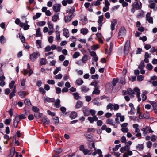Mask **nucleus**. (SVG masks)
Returning <instances> with one entry per match:
<instances>
[{"instance_id":"1","label":"nucleus","mask_w":157,"mask_h":157,"mask_svg":"<svg viewBox=\"0 0 157 157\" xmlns=\"http://www.w3.org/2000/svg\"><path fill=\"white\" fill-rule=\"evenodd\" d=\"M126 92L127 94L131 95V97L132 98L134 97L132 95L134 94L135 92H136L138 98V101H139L141 100V98L140 96V90L137 87H135L133 90L131 88H128Z\"/></svg>"},{"instance_id":"2","label":"nucleus","mask_w":157,"mask_h":157,"mask_svg":"<svg viewBox=\"0 0 157 157\" xmlns=\"http://www.w3.org/2000/svg\"><path fill=\"white\" fill-rule=\"evenodd\" d=\"M130 46V42L127 40L126 42L124 48V53L125 55H127L129 52V48Z\"/></svg>"},{"instance_id":"3","label":"nucleus","mask_w":157,"mask_h":157,"mask_svg":"<svg viewBox=\"0 0 157 157\" xmlns=\"http://www.w3.org/2000/svg\"><path fill=\"white\" fill-rule=\"evenodd\" d=\"M40 56V54L38 52H34L30 55V59L32 61L34 62L36 59Z\"/></svg>"},{"instance_id":"4","label":"nucleus","mask_w":157,"mask_h":157,"mask_svg":"<svg viewBox=\"0 0 157 157\" xmlns=\"http://www.w3.org/2000/svg\"><path fill=\"white\" fill-rule=\"evenodd\" d=\"M141 130L143 132V134H146L150 133H152L153 131L151 130V128L148 126H145V127L143 128Z\"/></svg>"},{"instance_id":"5","label":"nucleus","mask_w":157,"mask_h":157,"mask_svg":"<svg viewBox=\"0 0 157 157\" xmlns=\"http://www.w3.org/2000/svg\"><path fill=\"white\" fill-rule=\"evenodd\" d=\"M132 6L136 10L140 9L142 7V3L140 1H136L132 4Z\"/></svg>"},{"instance_id":"6","label":"nucleus","mask_w":157,"mask_h":157,"mask_svg":"<svg viewBox=\"0 0 157 157\" xmlns=\"http://www.w3.org/2000/svg\"><path fill=\"white\" fill-rule=\"evenodd\" d=\"M126 33V30L125 28L123 27H121L119 30V36L121 37H122L124 36Z\"/></svg>"},{"instance_id":"7","label":"nucleus","mask_w":157,"mask_h":157,"mask_svg":"<svg viewBox=\"0 0 157 157\" xmlns=\"http://www.w3.org/2000/svg\"><path fill=\"white\" fill-rule=\"evenodd\" d=\"M41 121L44 125H48L49 124L50 121L46 117L44 116L42 117Z\"/></svg>"},{"instance_id":"8","label":"nucleus","mask_w":157,"mask_h":157,"mask_svg":"<svg viewBox=\"0 0 157 157\" xmlns=\"http://www.w3.org/2000/svg\"><path fill=\"white\" fill-rule=\"evenodd\" d=\"M61 5L59 4H55L53 5V9L54 11L57 12L60 10Z\"/></svg>"},{"instance_id":"9","label":"nucleus","mask_w":157,"mask_h":157,"mask_svg":"<svg viewBox=\"0 0 157 157\" xmlns=\"http://www.w3.org/2000/svg\"><path fill=\"white\" fill-rule=\"evenodd\" d=\"M75 14H72L68 16H66L64 17L65 21L66 22H69L71 19L74 17Z\"/></svg>"},{"instance_id":"10","label":"nucleus","mask_w":157,"mask_h":157,"mask_svg":"<svg viewBox=\"0 0 157 157\" xmlns=\"http://www.w3.org/2000/svg\"><path fill=\"white\" fill-rule=\"evenodd\" d=\"M117 21L116 19H114L111 21V29L112 31H113L115 27L117 24Z\"/></svg>"},{"instance_id":"11","label":"nucleus","mask_w":157,"mask_h":157,"mask_svg":"<svg viewBox=\"0 0 157 157\" xmlns=\"http://www.w3.org/2000/svg\"><path fill=\"white\" fill-rule=\"evenodd\" d=\"M149 3L150 4L149 7L151 9H153L155 10H157V6H155V3L153 2L152 1H149Z\"/></svg>"},{"instance_id":"12","label":"nucleus","mask_w":157,"mask_h":157,"mask_svg":"<svg viewBox=\"0 0 157 157\" xmlns=\"http://www.w3.org/2000/svg\"><path fill=\"white\" fill-rule=\"evenodd\" d=\"M146 20L150 23H153V18L150 17V14L148 13L146 15Z\"/></svg>"},{"instance_id":"13","label":"nucleus","mask_w":157,"mask_h":157,"mask_svg":"<svg viewBox=\"0 0 157 157\" xmlns=\"http://www.w3.org/2000/svg\"><path fill=\"white\" fill-rule=\"evenodd\" d=\"M83 111L85 116H88L90 115V110L89 109L86 107L83 108Z\"/></svg>"},{"instance_id":"14","label":"nucleus","mask_w":157,"mask_h":157,"mask_svg":"<svg viewBox=\"0 0 157 157\" xmlns=\"http://www.w3.org/2000/svg\"><path fill=\"white\" fill-rule=\"evenodd\" d=\"M19 118H18V117L17 116L14 119L13 121V126L15 128L17 127L18 123L20 121Z\"/></svg>"},{"instance_id":"15","label":"nucleus","mask_w":157,"mask_h":157,"mask_svg":"<svg viewBox=\"0 0 157 157\" xmlns=\"http://www.w3.org/2000/svg\"><path fill=\"white\" fill-rule=\"evenodd\" d=\"M44 102L45 103L47 102H52L55 101V99L54 98H51L49 97L44 98Z\"/></svg>"},{"instance_id":"16","label":"nucleus","mask_w":157,"mask_h":157,"mask_svg":"<svg viewBox=\"0 0 157 157\" xmlns=\"http://www.w3.org/2000/svg\"><path fill=\"white\" fill-rule=\"evenodd\" d=\"M106 123L107 124L114 126L115 125V123L114 120L112 119H108L106 121Z\"/></svg>"},{"instance_id":"17","label":"nucleus","mask_w":157,"mask_h":157,"mask_svg":"<svg viewBox=\"0 0 157 157\" xmlns=\"http://www.w3.org/2000/svg\"><path fill=\"white\" fill-rule=\"evenodd\" d=\"M63 34L67 38L69 37V32L68 29H64L63 30Z\"/></svg>"},{"instance_id":"18","label":"nucleus","mask_w":157,"mask_h":157,"mask_svg":"<svg viewBox=\"0 0 157 157\" xmlns=\"http://www.w3.org/2000/svg\"><path fill=\"white\" fill-rule=\"evenodd\" d=\"M103 18L104 17L103 15L100 16L98 17V22L99 24V25L100 26H102V22L103 21Z\"/></svg>"},{"instance_id":"19","label":"nucleus","mask_w":157,"mask_h":157,"mask_svg":"<svg viewBox=\"0 0 157 157\" xmlns=\"http://www.w3.org/2000/svg\"><path fill=\"white\" fill-rule=\"evenodd\" d=\"M78 85H81L83 83V81L81 78H78L75 82Z\"/></svg>"},{"instance_id":"20","label":"nucleus","mask_w":157,"mask_h":157,"mask_svg":"<svg viewBox=\"0 0 157 157\" xmlns=\"http://www.w3.org/2000/svg\"><path fill=\"white\" fill-rule=\"evenodd\" d=\"M42 113L38 112H36L34 114L35 117L37 119L40 118L42 116Z\"/></svg>"},{"instance_id":"21","label":"nucleus","mask_w":157,"mask_h":157,"mask_svg":"<svg viewBox=\"0 0 157 157\" xmlns=\"http://www.w3.org/2000/svg\"><path fill=\"white\" fill-rule=\"evenodd\" d=\"M77 114L76 112L74 111L71 113L70 117L72 119H74L77 116Z\"/></svg>"},{"instance_id":"22","label":"nucleus","mask_w":157,"mask_h":157,"mask_svg":"<svg viewBox=\"0 0 157 157\" xmlns=\"http://www.w3.org/2000/svg\"><path fill=\"white\" fill-rule=\"evenodd\" d=\"M83 105L82 102L80 101H78L76 105L75 106V108H79L82 107Z\"/></svg>"},{"instance_id":"23","label":"nucleus","mask_w":157,"mask_h":157,"mask_svg":"<svg viewBox=\"0 0 157 157\" xmlns=\"http://www.w3.org/2000/svg\"><path fill=\"white\" fill-rule=\"evenodd\" d=\"M83 152L85 155H89L91 154L92 151L91 150H88L87 149H85V150L83 151Z\"/></svg>"},{"instance_id":"24","label":"nucleus","mask_w":157,"mask_h":157,"mask_svg":"<svg viewBox=\"0 0 157 157\" xmlns=\"http://www.w3.org/2000/svg\"><path fill=\"white\" fill-rule=\"evenodd\" d=\"M18 94L22 98H24L26 95V92L21 91L19 92Z\"/></svg>"},{"instance_id":"25","label":"nucleus","mask_w":157,"mask_h":157,"mask_svg":"<svg viewBox=\"0 0 157 157\" xmlns=\"http://www.w3.org/2000/svg\"><path fill=\"white\" fill-rule=\"evenodd\" d=\"M60 101L59 99L56 100L54 103V106L56 108H59L60 106Z\"/></svg>"},{"instance_id":"26","label":"nucleus","mask_w":157,"mask_h":157,"mask_svg":"<svg viewBox=\"0 0 157 157\" xmlns=\"http://www.w3.org/2000/svg\"><path fill=\"white\" fill-rule=\"evenodd\" d=\"M88 59V56L86 55H84L82 58V61L84 63H86V61Z\"/></svg>"},{"instance_id":"27","label":"nucleus","mask_w":157,"mask_h":157,"mask_svg":"<svg viewBox=\"0 0 157 157\" xmlns=\"http://www.w3.org/2000/svg\"><path fill=\"white\" fill-rule=\"evenodd\" d=\"M59 17L58 14H55L53 15L52 17V20L55 22L57 21V20L59 19Z\"/></svg>"},{"instance_id":"28","label":"nucleus","mask_w":157,"mask_h":157,"mask_svg":"<svg viewBox=\"0 0 157 157\" xmlns=\"http://www.w3.org/2000/svg\"><path fill=\"white\" fill-rule=\"evenodd\" d=\"M40 31V28H37L36 32V37L40 36L41 35V34Z\"/></svg>"},{"instance_id":"29","label":"nucleus","mask_w":157,"mask_h":157,"mask_svg":"<svg viewBox=\"0 0 157 157\" xmlns=\"http://www.w3.org/2000/svg\"><path fill=\"white\" fill-rule=\"evenodd\" d=\"M46 64V60L45 59L42 58L40 59V64L41 65H45Z\"/></svg>"},{"instance_id":"30","label":"nucleus","mask_w":157,"mask_h":157,"mask_svg":"<svg viewBox=\"0 0 157 157\" xmlns=\"http://www.w3.org/2000/svg\"><path fill=\"white\" fill-rule=\"evenodd\" d=\"M81 89L82 91L85 92H87L89 90L88 88L84 86H82Z\"/></svg>"},{"instance_id":"31","label":"nucleus","mask_w":157,"mask_h":157,"mask_svg":"<svg viewBox=\"0 0 157 157\" xmlns=\"http://www.w3.org/2000/svg\"><path fill=\"white\" fill-rule=\"evenodd\" d=\"M73 94L76 100L81 98V97L79 96V94L77 92L73 93Z\"/></svg>"},{"instance_id":"32","label":"nucleus","mask_w":157,"mask_h":157,"mask_svg":"<svg viewBox=\"0 0 157 157\" xmlns=\"http://www.w3.org/2000/svg\"><path fill=\"white\" fill-rule=\"evenodd\" d=\"M84 136L86 138L90 139H91L93 137L92 134H88L87 133H85L84 134Z\"/></svg>"},{"instance_id":"33","label":"nucleus","mask_w":157,"mask_h":157,"mask_svg":"<svg viewBox=\"0 0 157 157\" xmlns=\"http://www.w3.org/2000/svg\"><path fill=\"white\" fill-rule=\"evenodd\" d=\"M119 2L122 4L123 7H125L128 5V3L124 1V0H119Z\"/></svg>"},{"instance_id":"34","label":"nucleus","mask_w":157,"mask_h":157,"mask_svg":"<svg viewBox=\"0 0 157 157\" xmlns=\"http://www.w3.org/2000/svg\"><path fill=\"white\" fill-rule=\"evenodd\" d=\"M88 32L87 29H86L83 28L81 30V33L83 35H86Z\"/></svg>"},{"instance_id":"35","label":"nucleus","mask_w":157,"mask_h":157,"mask_svg":"<svg viewBox=\"0 0 157 157\" xmlns=\"http://www.w3.org/2000/svg\"><path fill=\"white\" fill-rule=\"evenodd\" d=\"M41 13H37L33 17V19H36L39 18L41 16Z\"/></svg>"},{"instance_id":"36","label":"nucleus","mask_w":157,"mask_h":157,"mask_svg":"<svg viewBox=\"0 0 157 157\" xmlns=\"http://www.w3.org/2000/svg\"><path fill=\"white\" fill-rule=\"evenodd\" d=\"M24 103L25 105L28 106H29L31 105V104L29 100L28 99H25L24 101Z\"/></svg>"},{"instance_id":"37","label":"nucleus","mask_w":157,"mask_h":157,"mask_svg":"<svg viewBox=\"0 0 157 157\" xmlns=\"http://www.w3.org/2000/svg\"><path fill=\"white\" fill-rule=\"evenodd\" d=\"M0 42L2 44L6 42V39L3 35L1 36L0 37Z\"/></svg>"},{"instance_id":"38","label":"nucleus","mask_w":157,"mask_h":157,"mask_svg":"<svg viewBox=\"0 0 157 157\" xmlns=\"http://www.w3.org/2000/svg\"><path fill=\"white\" fill-rule=\"evenodd\" d=\"M144 67L145 65L144 62V61H142L139 65V69H142Z\"/></svg>"},{"instance_id":"39","label":"nucleus","mask_w":157,"mask_h":157,"mask_svg":"<svg viewBox=\"0 0 157 157\" xmlns=\"http://www.w3.org/2000/svg\"><path fill=\"white\" fill-rule=\"evenodd\" d=\"M102 1V0H97L96 2H94L93 3L92 5H94L95 6L99 5L101 4V1Z\"/></svg>"},{"instance_id":"40","label":"nucleus","mask_w":157,"mask_h":157,"mask_svg":"<svg viewBox=\"0 0 157 157\" xmlns=\"http://www.w3.org/2000/svg\"><path fill=\"white\" fill-rule=\"evenodd\" d=\"M100 93V91L98 89L96 88L93 92V94L98 95Z\"/></svg>"},{"instance_id":"41","label":"nucleus","mask_w":157,"mask_h":157,"mask_svg":"<svg viewBox=\"0 0 157 157\" xmlns=\"http://www.w3.org/2000/svg\"><path fill=\"white\" fill-rule=\"evenodd\" d=\"M153 67L151 64H148L146 66V68L149 70H151L153 68Z\"/></svg>"},{"instance_id":"42","label":"nucleus","mask_w":157,"mask_h":157,"mask_svg":"<svg viewBox=\"0 0 157 157\" xmlns=\"http://www.w3.org/2000/svg\"><path fill=\"white\" fill-rule=\"evenodd\" d=\"M119 108V106L118 105L116 104L114 105H113L111 110L114 109L115 110H117Z\"/></svg>"},{"instance_id":"43","label":"nucleus","mask_w":157,"mask_h":157,"mask_svg":"<svg viewBox=\"0 0 157 157\" xmlns=\"http://www.w3.org/2000/svg\"><path fill=\"white\" fill-rule=\"evenodd\" d=\"M144 77L142 75L138 76L137 77V79L139 81H141L144 79Z\"/></svg>"},{"instance_id":"44","label":"nucleus","mask_w":157,"mask_h":157,"mask_svg":"<svg viewBox=\"0 0 157 157\" xmlns=\"http://www.w3.org/2000/svg\"><path fill=\"white\" fill-rule=\"evenodd\" d=\"M80 56V53L78 52H75L73 55V57L74 58H76Z\"/></svg>"},{"instance_id":"45","label":"nucleus","mask_w":157,"mask_h":157,"mask_svg":"<svg viewBox=\"0 0 157 157\" xmlns=\"http://www.w3.org/2000/svg\"><path fill=\"white\" fill-rule=\"evenodd\" d=\"M118 79L117 78H114L112 81V84L113 86H115L116 84L118 82Z\"/></svg>"},{"instance_id":"46","label":"nucleus","mask_w":157,"mask_h":157,"mask_svg":"<svg viewBox=\"0 0 157 157\" xmlns=\"http://www.w3.org/2000/svg\"><path fill=\"white\" fill-rule=\"evenodd\" d=\"M143 146L142 144H138L136 147V148L139 150L143 149Z\"/></svg>"},{"instance_id":"47","label":"nucleus","mask_w":157,"mask_h":157,"mask_svg":"<svg viewBox=\"0 0 157 157\" xmlns=\"http://www.w3.org/2000/svg\"><path fill=\"white\" fill-rule=\"evenodd\" d=\"M61 67H60L56 68L53 72L54 74L56 75L61 70Z\"/></svg>"},{"instance_id":"48","label":"nucleus","mask_w":157,"mask_h":157,"mask_svg":"<svg viewBox=\"0 0 157 157\" xmlns=\"http://www.w3.org/2000/svg\"><path fill=\"white\" fill-rule=\"evenodd\" d=\"M11 119H6L4 122L5 124L6 125H9L11 121Z\"/></svg>"},{"instance_id":"49","label":"nucleus","mask_w":157,"mask_h":157,"mask_svg":"<svg viewBox=\"0 0 157 157\" xmlns=\"http://www.w3.org/2000/svg\"><path fill=\"white\" fill-rule=\"evenodd\" d=\"M19 37L21 42L23 43H25V40L24 37L23 35H19Z\"/></svg>"},{"instance_id":"50","label":"nucleus","mask_w":157,"mask_h":157,"mask_svg":"<svg viewBox=\"0 0 157 157\" xmlns=\"http://www.w3.org/2000/svg\"><path fill=\"white\" fill-rule=\"evenodd\" d=\"M48 24L49 29H53V25L50 22H48Z\"/></svg>"},{"instance_id":"51","label":"nucleus","mask_w":157,"mask_h":157,"mask_svg":"<svg viewBox=\"0 0 157 157\" xmlns=\"http://www.w3.org/2000/svg\"><path fill=\"white\" fill-rule=\"evenodd\" d=\"M146 94L147 93L145 92H144L143 93V94H142V100L144 101L145 100H146V99H147V96L146 95Z\"/></svg>"},{"instance_id":"52","label":"nucleus","mask_w":157,"mask_h":157,"mask_svg":"<svg viewBox=\"0 0 157 157\" xmlns=\"http://www.w3.org/2000/svg\"><path fill=\"white\" fill-rule=\"evenodd\" d=\"M62 76H63V75H62V74H59L56 75V76H55V78L56 79H60L62 78Z\"/></svg>"},{"instance_id":"53","label":"nucleus","mask_w":157,"mask_h":157,"mask_svg":"<svg viewBox=\"0 0 157 157\" xmlns=\"http://www.w3.org/2000/svg\"><path fill=\"white\" fill-rule=\"evenodd\" d=\"M15 152V149L14 148H12L10 151V155H11V157H13L14 155Z\"/></svg>"},{"instance_id":"54","label":"nucleus","mask_w":157,"mask_h":157,"mask_svg":"<svg viewBox=\"0 0 157 157\" xmlns=\"http://www.w3.org/2000/svg\"><path fill=\"white\" fill-rule=\"evenodd\" d=\"M53 121L55 124H58L59 122V119L57 117H55L53 118Z\"/></svg>"},{"instance_id":"55","label":"nucleus","mask_w":157,"mask_h":157,"mask_svg":"<svg viewBox=\"0 0 157 157\" xmlns=\"http://www.w3.org/2000/svg\"><path fill=\"white\" fill-rule=\"evenodd\" d=\"M15 82L13 81H11V82L9 84V86L10 89H12L15 84Z\"/></svg>"},{"instance_id":"56","label":"nucleus","mask_w":157,"mask_h":157,"mask_svg":"<svg viewBox=\"0 0 157 157\" xmlns=\"http://www.w3.org/2000/svg\"><path fill=\"white\" fill-rule=\"evenodd\" d=\"M121 130L123 132H127L128 131L129 129L127 127L122 128Z\"/></svg>"},{"instance_id":"57","label":"nucleus","mask_w":157,"mask_h":157,"mask_svg":"<svg viewBox=\"0 0 157 157\" xmlns=\"http://www.w3.org/2000/svg\"><path fill=\"white\" fill-rule=\"evenodd\" d=\"M56 34L57 39L59 40L60 39V34L59 32L58 31H56Z\"/></svg>"},{"instance_id":"58","label":"nucleus","mask_w":157,"mask_h":157,"mask_svg":"<svg viewBox=\"0 0 157 157\" xmlns=\"http://www.w3.org/2000/svg\"><path fill=\"white\" fill-rule=\"evenodd\" d=\"M47 113L49 115L52 116H54L55 115V113L52 112L49 110L47 111Z\"/></svg>"},{"instance_id":"59","label":"nucleus","mask_w":157,"mask_h":157,"mask_svg":"<svg viewBox=\"0 0 157 157\" xmlns=\"http://www.w3.org/2000/svg\"><path fill=\"white\" fill-rule=\"evenodd\" d=\"M32 109L33 111L36 112H38L39 110V109L38 108L35 106H33L32 108Z\"/></svg>"},{"instance_id":"60","label":"nucleus","mask_w":157,"mask_h":157,"mask_svg":"<svg viewBox=\"0 0 157 157\" xmlns=\"http://www.w3.org/2000/svg\"><path fill=\"white\" fill-rule=\"evenodd\" d=\"M45 23L46 22L45 21H40L38 23V25L40 26H42L44 25Z\"/></svg>"},{"instance_id":"61","label":"nucleus","mask_w":157,"mask_h":157,"mask_svg":"<svg viewBox=\"0 0 157 157\" xmlns=\"http://www.w3.org/2000/svg\"><path fill=\"white\" fill-rule=\"evenodd\" d=\"M99 77V75L98 74L92 75L91 78L93 79H98Z\"/></svg>"},{"instance_id":"62","label":"nucleus","mask_w":157,"mask_h":157,"mask_svg":"<svg viewBox=\"0 0 157 157\" xmlns=\"http://www.w3.org/2000/svg\"><path fill=\"white\" fill-rule=\"evenodd\" d=\"M47 82L48 84H54L55 83L54 81L52 80H48L47 81Z\"/></svg>"},{"instance_id":"63","label":"nucleus","mask_w":157,"mask_h":157,"mask_svg":"<svg viewBox=\"0 0 157 157\" xmlns=\"http://www.w3.org/2000/svg\"><path fill=\"white\" fill-rule=\"evenodd\" d=\"M95 131V129L94 128H88L87 130V132H92L94 133Z\"/></svg>"},{"instance_id":"64","label":"nucleus","mask_w":157,"mask_h":157,"mask_svg":"<svg viewBox=\"0 0 157 157\" xmlns=\"http://www.w3.org/2000/svg\"><path fill=\"white\" fill-rule=\"evenodd\" d=\"M86 101L87 102H89L91 100V98L90 96H87L85 97Z\"/></svg>"}]
</instances>
